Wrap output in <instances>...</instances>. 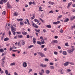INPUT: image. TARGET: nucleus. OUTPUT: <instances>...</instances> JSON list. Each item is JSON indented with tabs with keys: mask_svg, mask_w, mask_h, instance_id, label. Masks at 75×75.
Listing matches in <instances>:
<instances>
[{
	"mask_svg": "<svg viewBox=\"0 0 75 75\" xmlns=\"http://www.w3.org/2000/svg\"><path fill=\"white\" fill-rule=\"evenodd\" d=\"M16 65V63L14 62L11 63L10 65V66H13V65Z\"/></svg>",
	"mask_w": 75,
	"mask_h": 75,
	"instance_id": "412c9836",
	"label": "nucleus"
},
{
	"mask_svg": "<svg viewBox=\"0 0 75 75\" xmlns=\"http://www.w3.org/2000/svg\"><path fill=\"white\" fill-rule=\"evenodd\" d=\"M58 40H54L53 41H52V44H55V43H58Z\"/></svg>",
	"mask_w": 75,
	"mask_h": 75,
	"instance_id": "0eeeda50",
	"label": "nucleus"
},
{
	"mask_svg": "<svg viewBox=\"0 0 75 75\" xmlns=\"http://www.w3.org/2000/svg\"><path fill=\"white\" fill-rule=\"evenodd\" d=\"M69 64V62H66L64 64V66L66 67V66H68Z\"/></svg>",
	"mask_w": 75,
	"mask_h": 75,
	"instance_id": "ddd939ff",
	"label": "nucleus"
},
{
	"mask_svg": "<svg viewBox=\"0 0 75 75\" xmlns=\"http://www.w3.org/2000/svg\"><path fill=\"white\" fill-rule=\"evenodd\" d=\"M20 42H18V47H21V45L20 44Z\"/></svg>",
	"mask_w": 75,
	"mask_h": 75,
	"instance_id": "393cba45",
	"label": "nucleus"
},
{
	"mask_svg": "<svg viewBox=\"0 0 75 75\" xmlns=\"http://www.w3.org/2000/svg\"><path fill=\"white\" fill-rule=\"evenodd\" d=\"M41 48H44V47H45V45H41Z\"/></svg>",
	"mask_w": 75,
	"mask_h": 75,
	"instance_id": "5fc2aeb1",
	"label": "nucleus"
},
{
	"mask_svg": "<svg viewBox=\"0 0 75 75\" xmlns=\"http://www.w3.org/2000/svg\"><path fill=\"white\" fill-rule=\"evenodd\" d=\"M9 29V27L7 26V24H6L5 26V30L6 31H8Z\"/></svg>",
	"mask_w": 75,
	"mask_h": 75,
	"instance_id": "9b49d317",
	"label": "nucleus"
},
{
	"mask_svg": "<svg viewBox=\"0 0 75 75\" xmlns=\"http://www.w3.org/2000/svg\"><path fill=\"white\" fill-rule=\"evenodd\" d=\"M33 23V26L35 27V28H38V26H37V25H36V24L34 23L33 22H32Z\"/></svg>",
	"mask_w": 75,
	"mask_h": 75,
	"instance_id": "20e7f679",
	"label": "nucleus"
},
{
	"mask_svg": "<svg viewBox=\"0 0 75 75\" xmlns=\"http://www.w3.org/2000/svg\"><path fill=\"white\" fill-rule=\"evenodd\" d=\"M39 19L41 21H42V23H44L45 21H44L42 20V19H41V18H40Z\"/></svg>",
	"mask_w": 75,
	"mask_h": 75,
	"instance_id": "4c0bfd02",
	"label": "nucleus"
},
{
	"mask_svg": "<svg viewBox=\"0 0 75 75\" xmlns=\"http://www.w3.org/2000/svg\"><path fill=\"white\" fill-rule=\"evenodd\" d=\"M67 72H71V70L69 69H67Z\"/></svg>",
	"mask_w": 75,
	"mask_h": 75,
	"instance_id": "49530a36",
	"label": "nucleus"
},
{
	"mask_svg": "<svg viewBox=\"0 0 75 75\" xmlns=\"http://www.w3.org/2000/svg\"><path fill=\"white\" fill-rule=\"evenodd\" d=\"M32 71V69H29V71L28 72V73H30V72H31Z\"/></svg>",
	"mask_w": 75,
	"mask_h": 75,
	"instance_id": "e2e57ef3",
	"label": "nucleus"
},
{
	"mask_svg": "<svg viewBox=\"0 0 75 75\" xmlns=\"http://www.w3.org/2000/svg\"><path fill=\"white\" fill-rule=\"evenodd\" d=\"M39 74L40 75H42L43 74V73L41 72H39Z\"/></svg>",
	"mask_w": 75,
	"mask_h": 75,
	"instance_id": "0e129e2a",
	"label": "nucleus"
},
{
	"mask_svg": "<svg viewBox=\"0 0 75 75\" xmlns=\"http://www.w3.org/2000/svg\"><path fill=\"white\" fill-rule=\"evenodd\" d=\"M54 54L55 55H57V54H58V52H54Z\"/></svg>",
	"mask_w": 75,
	"mask_h": 75,
	"instance_id": "8fccbe9b",
	"label": "nucleus"
},
{
	"mask_svg": "<svg viewBox=\"0 0 75 75\" xmlns=\"http://www.w3.org/2000/svg\"><path fill=\"white\" fill-rule=\"evenodd\" d=\"M49 4H51V5H53V4H54V2L49 1Z\"/></svg>",
	"mask_w": 75,
	"mask_h": 75,
	"instance_id": "f3484780",
	"label": "nucleus"
},
{
	"mask_svg": "<svg viewBox=\"0 0 75 75\" xmlns=\"http://www.w3.org/2000/svg\"><path fill=\"white\" fill-rule=\"evenodd\" d=\"M60 23H61V22L59 21H58L56 22H54L53 23V24L56 25H57V24H60Z\"/></svg>",
	"mask_w": 75,
	"mask_h": 75,
	"instance_id": "423d86ee",
	"label": "nucleus"
},
{
	"mask_svg": "<svg viewBox=\"0 0 75 75\" xmlns=\"http://www.w3.org/2000/svg\"><path fill=\"white\" fill-rule=\"evenodd\" d=\"M62 54L64 55H66L67 54V52L66 51H63L62 53Z\"/></svg>",
	"mask_w": 75,
	"mask_h": 75,
	"instance_id": "6ab92c4d",
	"label": "nucleus"
},
{
	"mask_svg": "<svg viewBox=\"0 0 75 75\" xmlns=\"http://www.w3.org/2000/svg\"><path fill=\"white\" fill-rule=\"evenodd\" d=\"M4 35H5V33H4L2 35V37H4Z\"/></svg>",
	"mask_w": 75,
	"mask_h": 75,
	"instance_id": "13d9d810",
	"label": "nucleus"
},
{
	"mask_svg": "<svg viewBox=\"0 0 75 75\" xmlns=\"http://www.w3.org/2000/svg\"><path fill=\"white\" fill-rule=\"evenodd\" d=\"M43 31L44 33H46L47 32V30H45V29H44L43 30Z\"/></svg>",
	"mask_w": 75,
	"mask_h": 75,
	"instance_id": "bf43d9fd",
	"label": "nucleus"
},
{
	"mask_svg": "<svg viewBox=\"0 0 75 75\" xmlns=\"http://www.w3.org/2000/svg\"><path fill=\"white\" fill-rule=\"evenodd\" d=\"M14 74L15 75H18V74L16 72H15L14 73Z\"/></svg>",
	"mask_w": 75,
	"mask_h": 75,
	"instance_id": "338daca9",
	"label": "nucleus"
},
{
	"mask_svg": "<svg viewBox=\"0 0 75 75\" xmlns=\"http://www.w3.org/2000/svg\"><path fill=\"white\" fill-rule=\"evenodd\" d=\"M47 27V28H51V26L50 25H48L46 26Z\"/></svg>",
	"mask_w": 75,
	"mask_h": 75,
	"instance_id": "c756f323",
	"label": "nucleus"
},
{
	"mask_svg": "<svg viewBox=\"0 0 75 75\" xmlns=\"http://www.w3.org/2000/svg\"><path fill=\"white\" fill-rule=\"evenodd\" d=\"M50 65H54V63L52 62H50Z\"/></svg>",
	"mask_w": 75,
	"mask_h": 75,
	"instance_id": "864d4df0",
	"label": "nucleus"
},
{
	"mask_svg": "<svg viewBox=\"0 0 75 75\" xmlns=\"http://www.w3.org/2000/svg\"><path fill=\"white\" fill-rule=\"evenodd\" d=\"M9 35L10 36V35H11V31H9Z\"/></svg>",
	"mask_w": 75,
	"mask_h": 75,
	"instance_id": "69168bd1",
	"label": "nucleus"
},
{
	"mask_svg": "<svg viewBox=\"0 0 75 75\" xmlns=\"http://www.w3.org/2000/svg\"><path fill=\"white\" fill-rule=\"evenodd\" d=\"M71 4L72 2H70L69 3V4H68V6L67 7V8H69V6H71Z\"/></svg>",
	"mask_w": 75,
	"mask_h": 75,
	"instance_id": "dca6fc26",
	"label": "nucleus"
},
{
	"mask_svg": "<svg viewBox=\"0 0 75 75\" xmlns=\"http://www.w3.org/2000/svg\"><path fill=\"white\" fill-rule=\"evenodd\" d=\"M60 32L61 33H64V31H63V30H62V29H61Z\"/></svg>",
	"mask_w": 75,
	"mask_h": 75,
	"instance_id": "c03bdc74",
	"label": "nucleus"
},
{
	"mask_svg": "<svg viewBox=\"0 0 75 75\" xmlns=\"http://www.w3.org/2000/svg\"><path fill=\"white\" fill-rule=\"evenodd\" d=\"M34 21H35V22H38L37 23V24L39 23H40V21H38V19H34Z\"/></svg>",
	"mask_w": 75,
	"mask_h": 75,
	"instance_id": "4468645a",
	"label": "nucleus"
},
{
	"mask_svg": "<svg viewBox=\"0 0 75 75\" xmlns=\"http://www.w3.org/2000/svg\"><path fill=\"white\" fill-rule=\"evenodd\" d=\"M46 74H50V71L49 70H47L46 71Z\"/></svg>",
	"mask_w": 75,
	"mask_h": 75,
	"instance_id": "7c9ffc66",
	"label": "nucleus"
},
{
	"mask_svg": "<svg viewBox=\"0 0 75 75\" xmlns=\"http://www.w3.org/2000/svg\"><path fill=\"white\" fill-rule=\"evenodd\" d=\"M3 3H6L7 2V0H2Z\"/></svg>",
	"mask_w": 75,
	"mask_h": 75,
	"instance_id": "de8ad7c7",
	"label": "nucleus"
},
{
	"mask_svg": "<svg viewBox=\"0 0 75 75\" xmlns=\"http://www.w3.org/2000/svg\"><path fill=\"white\" fill-rule=\"evenodd\" d=\"M3 4V0H1L0 1V4Z\"/></svg>",
	"mask_w": 75,
	"mask_h": 75,
	"instance_id": "ea45409f",
	"label": "nucleus"
},
{
	"mask_svg": "<svg viewBox=\"0 0 75 75\" xmlns=\"http://www.w3.org/2000/svg\"><path fill=\"white\" fill-rule=\"evenodd\" d=\"M50 69H54V66H50Z\"/></svg>",
	"mask_w": 75,
	"mask_h": 75,
	"instance_id": "58836bf2",
	"label": "nucleus"
},
{
	"mask_svg": "<svg viewBox=\"0 0 75 75\" xmlns=\"http://www.w3.org/2000/svg\"><path fill=\"white\" fill-rule=\"evenodd\" d=\"M23 67H26L27 66V63L25 62H23Z\"/></svg>",
	"mask_w": 75,
	"mask_h": 75,
	"instance_id": "9d476101",
	"label": "nucleus"
},
{
	"mask_svg": "<svg viewBox=\"0 0 75 75\" xmlns=\"http://www.w3.org/2000/svg\"><path fill=\"white\" fill-rule=\"evenodd\" d=\"M11 31L13 33V35H16V32L15 31H16V28L13 27V26L12 25H11Z\"/></svg>",
	"mask_w": 75,
	"mask_h": 75,
	"instance_id": "f257e3e1",
	"label": "nucleus"
},
{
	"mask_svg": "<svg viewBox=\"0 0 75 75\" xmlns=\"http://www.w3.org/2000/svg\"><path fill=\"white\" fill-rule=\"evenodd\" d=\"M17 20H18V21H23V19H17Z\"/></svg>",
	"mask_w": 75,
	"mask_h": 75,
	"instance_id": "a19ab883",
	"label": "nucleus"
},
{
	"mask_svg": "<svg viewBox=\"0 0 75 75\" xmlns=\"http://www.w3.org/2000/svg\"><path fill=\"white\" fill-rule=\"evenodd\" d=\"M69 18H67L65 19V20H64V23H66L67 22H68V21H69Z\"/></svg>",
	"mask_w": 75,
	"mask_h": 75,
	"instance_id": "a211bd4d",
	"label": "nucleus"
},
{
	"mask_svg": "<svg viewBox=\"0 0 75 75\" xmlns=\"http://www.w3.org/2000/svg\"><path fill=\"white\" fill-rule=\"evenodd\" d=\"M59 72L60 74H64V71L63 70L60 69L59 70Z\"/></svg>",
	"mask_w": 75,
	"mask_h": 75,
	"instance_id": "2eb2a0df",
	"label": "nucleus"
},
{
	"mask_svg": "<svg viewBox=\"0 0 75 75\" xmlns=\"http://www.w3.org/2000/svg\"><path fill=\"white\" fill-rule=\"evenodd\" d=\"M14 16H17L18 15V14L16 12H15L14 13Z\"/></svg>",
	"mask_w": 75,
	"mask_h": 75,
	"instance_id": "4be33fe9",
	"label": "nucleus"
},
{
	"mask_svg": "<svg viewBox=\"0 0 75 75\" xmlns=\"http://www.w3.org/2000/svg\"><path fill=\"white\" fill-rule=\"evenodd\" d=\"M26 38H30V35H27Z\"/></svg>",
	"mask_w": 75,
	"mask_h": 75,
	"instance_id": "09e8293b",
	"label": "nucleus"
},
{
	"mask_svg": "<svg viewBox=\"0 0 75 75\" xmlns=\"http://www.w3.org/2000/svg\"><path fill=\"white\" fill-rule=\"evenodd\" d=\"M47 64H41L40 65V67H42V68H45V67H47Z\"/></svg>",
	"mask_w": 75,
	"mask_h": 75,
	"instance_id": "39448f33",
	"label": "nucleus"
},
{
	"mask_svg": "<svg viewBox=\"0 0 75 75\" xmlns=\"http://www.w3.org/2000/svg\"><path fill=\"white\" fill-rule=\"evenodd\" d=\"M22 45H24L25 44V41H24V40H22Z\"/></svg>",
	"mask_w": 75,
	"mask_h": 75,
	"instance_id": "c9c22d12",
	"label": "nucleus"
},
{
	"mask_svg": "<svg viewBox=\"0 0 75 75\" xmlns=\"http://www.w3.org/2000/svg\"><path fill=\"white\" fill-rule=\"evenodd\" d=\"M36 40L35 38H33V43L34 44H35L36 43Z\"/></svg>",
	"mask_w": 75,
	"mask_h": 75,
	"instance_id": "1a4fd4ad",
	"label": "nucleus"
},
{
	"mask_svg": "<svg viewBox=\"0 0 75 75\" xmlns=\"http://www.w3.org/2000/svg\"><path fill=\"white\" fill-rule=\"evenodd\" d=\"M41 72L43 74H44V69H42L41 70Z\"/></svg>",
	"mask_w": 75,
	"mask_h": 75,
	"instance_id": "79ce46f5",
	"label": "nucleus"
},
{
	"mask_svg": "<svg viewBox=\"0 0 75 75\" xmlns=\"http://www.w3.org/2000/svg\"><path fill=\"white\" fill-rule=\"evenodd\" d=\"M6 53L4 54V53H3L2 54L1 56V57H2V56H4V55H6Z\"/></svg>",
	"mask_w": 75,
	"mask_h": 75,
	"instance_id": "603ef678",
	"label": "nucleus"
},
{
	"mask_svg": "<svg viewBox=\"0 0 75 75\" xmlns=\"http://www.w3.org/2000/svg\"><path fill=\"white\" fill-rule=\"evenodd\" d=\"M59 16H58V17L57 18V19H59V18H60L62 17V15H59Z\"/></svg>",
	"mask_w": 75,
	"mask_h": 75,
	"instance_id": "f704fd0d",
	"label": "nucleus"
},
{
	"mask_svg": "<svg viewBox=\"0 0 75 75\" xmlns=\"http://www.w3.org/2000/svg\"><path fill=\"white\" fill-rule=\"evenodd\" d=\"M32 4H33L34 5H35V4H36L35 3V2L34 1H33V2H32Z\"/></svg>",
	"mask_w": 75,
	"mask_h": 75,
	"instance_id": "4d7b16f0",
	"label": "nucleus"
},
{
	"mask_svg": "<svg viewBox=\"0 0 75 75\" xmlns=\"http://www.w3.org/2000/svg\"><path fill=\"white\" fill-rule=\"evenodd\" d=\"M31 4H32V2L30 1L29 3V5H31Z\"/></svg>",
	"mask_w": 75,
	"mask_h": 75,
	"instance_id": "052dcab7",
	"label": "nucleus"
},
{
	"mask_svg": "<svg viewBox=\"0 0 75 75\" xmlns=\"http://www.w3.org/2000/svg\"><path fill=\"white\" fill-rule=\"evenodd\" d=\"M5 59H6V57H4L1 60H5Z\"/></svg>",
	"mask_w": 75,
	"mask_h": 75,
	"instance_id": "6e6d98bb",
	"label": "nucleus"
},
{
	"mask_svg": "<svg viewBox=\"0 0 75 75\" xmlns=\"http://www.w3.org/2000/svg\"><path fill=\"white\" fill-rule=\"evenodd\" d=\"M38 55H40V57H45V55L42 53L41 52H37Z\"/></svg>",
	"mask_w": 75,
	"mask_h": 75,
	"instance_id": "f03ea898",
	"label": "nucleus"
},
{
	"mask_svg": "<svg viewBox=\"0 0 75 75\" xmlns=\"http://www.w3.org/2000/svg\"><path fill=\"white\" fill-rule=\"evenodd\" d=\"M68 43H65V45L66 46H68Z\"/></svg>",
	"mask_w": 75,
	"mask_h": 75,
	"instance_id": "680f3d73",
	"label": "nucleus"
},
{
	"mask_svg": "<svg viewBox=\"0 0 75 75\" xmlns=\"http://www.w3.org/2000/svg\"><path fill=\"white\" fill-rule=\"evenodd\" d=\"M0 52H4V50L3 49H0Z\"/></svg>",
	"mask_w": 75,
	"mask_h": 75,
	"instance_id": "bb28decb",
	"label": "nucleus"
},
{
	"mask_svg": "<svg viewBox=\"0 0 75 75\" xmlns=\"http://www.w3.org/2000/svg\"><path fill=\"white\" fill-rule=\"evenodd\" d=\"M35 30L36 32H38L39 33H40V29H38V30H37L36 29H35Z\"/></svg>",
	"mask_w": 75,
	"mask_h": 75,
	"instance_id": "b1692460",
	"label": "nucleus"
},
{
	"mask_svg": "<svg viewBox=\"0 0 75 75\" xmlns=\"http://www.w3.org/2000/svg\"><path fill=\"white\" fill-rule=\"evenodd\" d=\"M41 44H45V41H44V39H42L41 40Z\"/></svg>",
	"mask_w": 75,
	"mask_h": 75,
	"instance_id": "f8f14e48",
	"label": "nucleus"
},
{
	"mask_svg": "<svg viewBox=\"0 0 75 75\" xmlns=\"http://www.w3.org/2000/svg\"><path fill=\"white\" fill-rule=\"evenodd\" d=\"M7 8H12V7L11 6V5L10 4H9V2H8L7 3Z\"/></svg>",
	"mask_w": 75,
	"mask_h": 75,
	"instance_id": "7ed1b4c3",
	"label": "nucleus"
},
{
	"mask_svg": "<svg viewBox=\"0 0 75 75\" xmlns=\"http://www.w3.org/2000/svg\"><path fill=\"white\" fill-rule=\"evenodd\" d=\"M37 43L38 44H40V45H41V42H40L39 41H38L37 42Z\"/></svg>",
	"mask_w": 75,
	"mask_h": 75,
	"instance_id": "2f4dec72",
	"label": "nucleus"
},
{
	"mask_svg": "<svg viewBox=\"0 0 75 75\" xmlns=\"http://www.w3.org/2000/svg\"><path fill=\"white\" fill-rule=\"evenodd\" d=\"M6 11H4L3 12H2V14L4 15H6Z\"/></svg>",
	"mask_w": 75,
	"mask_h": 75,
	"instance_id": "e433bc0d",
	"label": "nucleus"
},
{
	"mask_svg": "<svg viewBox=\"0 0 75 75\" xmlns=\"http://www.w3.org/2000/svg\"><path fill=\"white\" fill-rule=\"evenodd\" d=\"M35 18V16H34V15H33V17H31L30 18V19H31V20H34Z\"/></svg>",
	"mask_w": 75,
	"mask_h": 75,
	"instance_id": "72a5a7b5",
	"label": "nucleus"
},
{
	"mask_svg": "<svg viewBox=\"0 0 75 75\" xmlns=\"http://www.w3.org/2000/svg\"><path fill=\"white\" fill-rule=\"evenodd\" d=\"M22 33L23 35H27L28 34L27 32H22Z\"/></svg>",
	"mask_w": 75,
	"mask_h": 75,
	"instance_id": "5701e85b",
	"label": "nucleus"
},
{
	"mask_svg": "<svg viewBox=\"0 0 75 75\" xmlns=\"http://www.w3.org/2000/svg\"><path fill=\"white\" fill-rule=\"evenodd\" d=\"M71 28H75V25H74L71 27Z\"/></svg>",
	"mask_w": 75,
	"mask_h": 75,
	"instance_id": "a18cd8bd",
	"label": "nucleus"
},
{
	"mask_svg": "<svg viewBox=\"0 0 75 75\" xmlns=\"http://www.w3.org/2000/svg\"><path fill=\"white\" fill-rule=\"evenodd\" d=\"M26 21H27V22H28V24L29 25H30V22H29V20H28V19H26Z\"/></svg>",
	"mask_w": 75,
	"mask_h": 75,
	"instance_id": "c85d7f7f",
	"label": "nucleus"
},
{
	"mask_svg": "<svg viewBox=\"0 0 75 75\" xmlns=\"http://www.w3.org/2000/svg\"><path fill=\"white\" fill-rule=\"evenodd\" d=\"M8 40H9V38H6L4 39V41H8Z\"/></svg>",
	"mask_w": 75,
	"mask_h": 75,
	"instance_id": "aec40b11",
	"label": "nucleus"
},
{
	"mask_svg": "<svg viewBox=\"0 0 75 75\" xmlns=\"http://www.w3.org/2000/svg\"><path fill=\"white\" fill-rule=\"evenodd\" d=\"M45 61H48V59L45 58Z\"/></svg>",
	"mask_w": 75,
	"mask_h": 75,
	"instance_id": "3c124183",
	"label": "nucleus"
},
{
	"mask_svg": "<svg viewBox=\"0 0 75 75\" xmlns=\"http://www.w3.org/2000/svg\"><path fill=\"white\" fill-rule=\"evenodd\" d=\"M20 24L21 25H24V24L23 23V21L20 22Z\"/></svg>",
	"mask_w": 75,
	"mask_h": 75,
	"instance_id": "a878e982",
	"label": "nucleus"
},
{
	"mask_svg": "<svg viewBox=\"0 0 75 75\" xmlns=\"http://www.w3.org/2000/svg\"><path fill=\"white\" fill-rule=\"evenodd\" d=\"M32 47H34V45H30L28 47V48H31Z\"/></svg>",
	"mask_w": 75,
	"mask_h": 75,
	"instance_id": "cd10ccee",
	"label": "nucleus"
},
{
	"mask_svg": "<svg viewBox=\"0 0 75 75\" xmlns=\"http://www.w3.org/2000/svg\"><path fill=\"white\" fill-rule=\"evenodd\" d=\"M18 38H23V35H18Z\"/></svg>",
	"mask_w": 75,
	"mask_h": 75,
	"instance_id": "37998d69",
	"label": "nucleus"
},
{
	"mask_svg": "<svg viewBox=\"0 0 75 75\" xmlns=\"http://www.w3.org/2000/svg\"><path fill=\"white\" fill-rule=\"evenodd\" d=\"M74 49H72L70 50H68V53H69V54H71V52H73V51H74Z\"/></svg>",
	"mask_w": 75,
	"mask_h": 75,
	"instance_id": "6e6552de",
	"label": "nucleus"
},
{
	"mask_svg": "<svg viewBox=\"0 0 75 75\" xmlns=\"http://www.w3.org/2000/svg\"><path fill=\"white\" fill-rule=\"evenodd\" d=\"M5 73L6 74V75H8V70H6L5 71Z\"/></svg>",
	"mask_w": 75,
	"mask_h": 75,
	"instance_id": "473e14b6",
	"label": "nucleus"
},
{
	"mask_svg": "<svg viewBox=\"0 0 75 75\" xmlns=\"http://www.w3.org/2000/svg\"><path fill=\"white\" fill-rule=\"evenodd\" d=\"M1 65H2V67H4V64H1Z\"/></svg>",
	"mask_w": 75,
	"mask_h": 75,
	"instance_id": "774afa93",
	"label": "nucleus"
}]
</instances>
